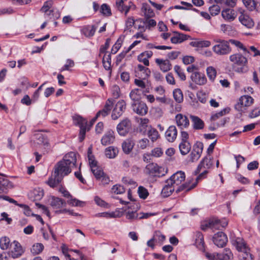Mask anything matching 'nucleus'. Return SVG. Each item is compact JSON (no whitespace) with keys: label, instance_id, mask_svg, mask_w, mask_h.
I'll use <instances>...</instances> for the list:
<instances>
[{"label":"nucleus","instance_id":"f257e3e1","mask_svg":"<svg viewBox=\"0 0 260 260\" xmlns=\"http://www.w3.org/2000/svg\"><path fill=\"white\" fill-rule=\"evenodd\" d=\"M76 161V154L74 152L68 153L55 165L54 174H56L63 179L64 176L71 172L72 169L75 167Z\"/></svg>","mask_w":260,"mask_h":260},{"label":"nucleus","instance_id":"f03ea898","mask_svg":"<svg viewBox=\"0 0 260 260\" xmlns=\"http://www.w3.org/2000/svg\"><path fill=\"white\" fill-rule=\"evenodd\" d=\"M185 175L184 172L179 171L172 175L168 180L169 183H172L176 187V192H179L182 190L188 191L194 188L198 182L196 179V182L191 185H189V181H187L185 183L180 185L181 183L185 180Z\"/></svg>","mask_w":260,"mask_h":260},{"label":"nucleus","instance_id":"7ed1b4c3","mask_svg":"<svg viewBox=\"0 0 260 260\" xmlns=\"http://www.w3.org/2000/svg\"><path fill=\"white\" fill-rule=\"evenodd\" d=\"M215 45L212 47V51L218 56H224L229 54L232 51L229 42L220 39H214Z\"/></svg>","mask_w":260,"mask_h":260},{"label":"nucleus","instance_id":"20e7f679","mask_svg":"<svg viewBox=\"0 0 260 260\" xmlns=\"http://www.w3.org/2000/svg\"><path fill=\"white\" fill-rule=\"evenodd\" d=\"M229 59L231 62L237 66H241V67L237 69V72L239 73H245L247 71L248 68L246 66L247 59L243 55L239 53H236L231 55Z\"/></svg>","mask_w":260,"mask_h":260},{"label":"nucleus","instance_id":"39448f33","mask_svg":"<svg viewBox=\"0 0 260 260\" xmlns=\"http://www.w3.org/2000/svg\"><path fill=\"white\" fill-rule=\"evenodd\" d=\"M213 162L210 155L205 156L202 160L198 165L196 170L194 171L195 175H197L200 172L202 169H205V170L196 178L198 182L199 180H201L202 178L204 177L205 175L208 173V171L207 170L211 168Z\"/></svg>","mask_w":260,"mask_h":260},{"label":"nucleus","instance_id":"423d86ee","mask_svg":"<svg viewBox=\"0 0 260 260\" xmlns=\"http://www.w3.org/2000/svg\"><path fill=\"white\" fill-rule=\"evenodd\" d=\"M74 123L78 125L80 128L79 138L80 142H82L85 138L87 130V120L79 115H75L73 117Z\"/></svg>","mask_w":260,"mask_h":260},{"label":"nucleus","instance_id":"0eeeda50","mask_svg":"<svg viewBox=\"0 0 260 260\" xmlns=\"http://www.w3.org/2000/svg\"><path fill=\"white\" fill-rule=\"evenodd\" d=\"M253 99L249 95L241 96L235 105V108L239 112H244L253 103Z\"/></svg>","mask_w":260,"mask_h":260},{"label":"nucleus","instance_id":"6e6552de","mask_svg":"<svg viewBox=\"0 0 260 260\" xmlns=\"http://www.w3.org/2000/svg\"><path fill=\"white\" fill-rule=\"evenodd\" d=\"M9 254L13 258H18L24 253V250L22 246L17 241H14L11 243Z\"/></svg>","mask_w":260,"mask_h":260},{"label":"nucleus","instance_id":"1a4fd4ad","mask_svg":"<svg viewBox=\"0 0 260 260\" xmlns=\"http://www.w3.org/2000/svg\"><path fill=\"white\" fill-rule=\"evenodd\" d=\"M132 122L128 118H124L117 125V131L121 136H125L131 130Z\"/></svg>","mask_w":260,"mask_h":260},{"label":"nucleus","instance_id":"9d476101","mask_svg":"<svg viewBox=\"0 0 260 260\" xmlns=\"http://www.w3.org/2000/svg\"><path fill=\"white\" fill-rule=\"evenodd\" d=\"M126 109V103L123 100L119 101L115 105L111 114L113 120H117L123 113Z\"/></svg>","mask_w":260,"mask_h":260},{"label":"nucleus","instance_id":"9b49d317","mask_svg":"<svg viewBox=\"0 0 260 260\" xmlns=\"http://www.w3.org/2000/svg\"><path fill=\"white\" fill-rule=\"evenodd\" d=\"M203 149V144L197 142L193 147L192 151L188 156V160L190 162L197 161L200 157Z\"/></svg>","mask_w":260,"mask_h":260},{"label":"nucleus","instance_id":"f8f14e48","mask_svg":"<svg viewBox=\"0 0 260 260\" xmlns=\"http://www.w3.org/2000/svg\"><path fill=\"white\" fill-rule=\"evenodd\" d=\"M131 107L133 112L139 115L144 116L148 112V108L146 103L142 101L132 103Z\"/></svg>","mask_w":260,"mask_h":260},{"label":"nucleus","instance_id":"ddd939ff","mask_svg":"<svg viewBox=\"0 0 260 260\" xmlns=\"http://www.w3.org/2000/svg\"><path fill=\"white\" fill-rule=\"evenodd\" d=\"M89 164L91 171L95 178L98 179L100 177H101L104 172L102 169L98 166V162L94 159L93 155H89Z\"/></svg>","mask_w":260,"mask_h":260},{"label":"nucleus","instance_id":"4468645a","mask_svg":"<svg viewBox=\"0 0 260 260\" xmlns=\"http://www.w3.org/2000/svg\"><path fill=\"white\" fill-rule=\"evenodd\" d=\"M212 240L214 244L217 246L223 247L228 242V238L224 233L219 232L214 234L212 238Z\"/></svg>","mask_w":260,"mask_h":260},{"label":"nucleus","instance_id":"2eb2a0df","mask_svg":"<svg viewBox=\"0 0 260 260\" xmlns=\"http://www.w3.org/2000/svg\"><path fill=\"white\" fill-rule=\"evenodd\" d=\"M219 220L215 218H211L204 221L201 224V229L205 231L208 229L212 230L220 229Z\"/></svg>","mask_w":260,"mask_h":260},{"label":"nucleus","instance_id":"dca6fc26","mask_svg":"<svg viewBox=\"0 0 260 260\" xmlns=\"http://www.w3.org/2000/svg\"><path fill=\"white\" fill-rule=\"evenodd\" d=\"M161 169V168H160L156 164L150 163L146 166L144 172L152 176L159 175Z\"/></svg>","mask_w":260,"mask_h":260},{"label":"nucleus","instance_id":"f3484780","mask_svg":"<svg viewBox=\"0 0 260 260\" xmlns=\"http://www.w3.org/2000/svg\"><path fill=\"white\" fill-rule=\"evenodd\" d=\"M176 124L181 128H187L189 125V121L188 118L182 114H178L175 116Z\"/></svg>","mask_w":260,"mask_h":260},{"label":"nucleus","instance_id":"a211bd4d","mask_svg":"<svg viewBox=\"0 0 260 260\" xmlns=\"http://www.w3.org/2000/svg\"><path fill=\"white\" fill-rule=\"evenodd\" d=\"M115 141L114 132L112 130L107 131L101 139V143L104 146L112 144Z\"/></svg>","mask_w":260,"mask_h":260},{"label":"nucleus","instance_id":"6ab92c4d","mask_svg":"<svg viewBox=\"0 0 260 260\" xmlns=\"http://www.w3.org/2000/svg\"><path fill=\"white\" fill-rule=\"evenodd\" d=\"M221 16L224 20L232 21L236 18L237 13L232 9L226 8L222 11Z\"/></svg>","mask_w":260,"mask_h":260},{"label":"nucleus","instance_id":"aec40b11","mask_svg":"<svg viewBox=\"0 0 260 260\" xmlns=\"http://www.w3.org/2000/svg\"><path fill=\"white\" fill-rule=\"evenodd\" d=\"M190 77L194 83L200 85H204L207 82V79L205 76L198 72L193 73Z\"/></svg>","mask_w":260,"mask_h":260},{"label":"nucleus","instance_id":"412c9836","mask_svg":"<svg viewBox=\"0 0 260 260\" xmlns=\"http://www.w3.org/2000/svg\"><path fill=\"white\" fill-rule=\"evenodd\" d=\"M244 6L250 11H255L260 13V3L254 0H242Z\"/></svg>","mask_w":260,"mask_h":260},{"label":"nucleus","instance_id":"4be33fe9","mask_svg":"<svg viewBox=\"0 0 260 260\" xmlns=\"http://www.w3.org/2000/svg\"><path fill=\"white\" fill-rule=\"evenodd\" d=\"M50 205L53 209L57 210L63 207H65L66 203L64 200L60 198L52 197L50 201Z\"/></svg>","mask_w":260,"mask_h":260},{"label":"nucleus","instance_id":"5701e85b","mask_svg":"<svg viewBox=\"0 0 260 260\" xmlns=\"http://www.w3.org/2000/svg\"><path fill=\"white\" fill-rule=\"evenodd\" d=\"M155 62L159 66L160 69L163 72H167L172 68V64L168 59H162L157 58L155 59Z\"/></svg>","mask_w":260,"mask_h":260},{"label":"nucleus","instance_id":"b1692460","mask_svg":"<svg viewBox=\"0 0 260 260\" xmlns=\"http://www.w3.org/2000/svg\"><path fill=\"white\" fill-rule=\"evenodd\" d=\"M194 244L196 247L201 250H204L205 242L204 241V236L200 232H197L194 235Z\"/></svg>","mask_w":260,"mask_h":260},{"label":"nucleus","instance_id":"393cba45","mask_svg":"<svg viewBox=\"0 0 260 260\" xmlns=\"http://www.w3.org/2000/svg\"><path fill=\"white\" fill-rule=\"evenodd\" d=\"M193 128L195 130H200L204 128L205 123L199 117L194 115H190Z\"/></svg>","mask_w":260,"mask_h":260},{"label":"nucleus","instance_id":"a878e982","mask_svg":"<svg viewBox=\"0 0 260 260\" xmlns=\"http://www.w3.org/2000/svg\"><path fill=\"white\" fill-rule=\"evenodd\" d=\"M177 135V130L175 126L171 125L167 130L165 133V136L168 141L172 142L176 138Z\"/></svg>","mask_w":260,"mask_h":260},{"label":"nucleus","instance_id":"bb28decb","mask_svg":"<svg viewBox=\"0 0 260 260\" xmlns=\"http://www.w3.org/2000/svg\"><path fill=\"white\" fill-rule=\"evenodd\" d=\"M176 186L172 183H169V180L166 181V184L161 190V194L164 197H168L172 194V192L176 189Z\"/></svg>","mask_w":260,"mask_h":260},{"label":"nucleus","instance_id":"cd10ccee","mask_svg":"<svg viewBox=\"0 0 260 260\" xmlns=\"http://www.w3.org/2000/svg\"><path fill=\"white\" fill-rule=\"evenodd\" d=\"M239 20L247 28H251L254 26V22L252 19L245 14L242 13L239 17Z\"/></svg>","mask_w":260,"mask_h":260},{"label":"nucleus","instance_id":"c85d7f7f","mask_svg":"<svg viewBox=\"0 0 260 260\" xmlns=\"http://www.w3.org/2000/svg\"><path fill=\"white\" fill-rule=\"evenodd\" d=\"M153 55V52L151 51H146L141 53L138 56V60L141 62H143L146 66L149 65V61L148 58L151 57Z\"/></svg>","mask_w":260,"mask_h":260},{"label":"nucleus","instance_id":"c756f323","mask_svg":"<svg viewBox=\"0 0 260 260\" xmlns=\"http://www.w3.org/2000/svg\"><path fill=\"white\" fill-rule=\"evenodd\" d=\"M174 36L171 38V41L172 43H181L189 37L188 36L177 31L173 32Z\"/></svg>","mask_w":260,"mask_h":260},{"label":"nucleus","instance_id":"7c9ffc66","mask_svg":"<svg viewBox=\"0 0 260 260\" xmlns=\"http://www.w3.org/2000/svg\"><path fill=\"white\" fill-rule=\"evenodd\" d=\"M134 145V141L132 139H127L122 143V150L125 154H129L132 151Z\"/></svg>","mask_w":260,"mask_h":260},{"label":"nucleus","instance_id":"2f4dec72","mask_svg":"<svg viewBox=\"0 0 260 260\" xmlns=\"http://www.w3.org/2000/svg\"><path fill=\"white\" fill-rule=\"evenodd\" d=\"M118 149L114 146H109L106 148L105 154L106 157L110 159H113L116 157L118 154Z\"/></svg>","mask_w":260,"mask_h":260},{"label":"nucleus","instance_id":"473e14b6","mask_svg":"<svg viewBox=\"0 0 260 260\" xmlns=\"http://www.w3.org/2000/svg\"><path fill=\"white\" fill-rule=\"evenodd\" d=\"M190 45L194 47L204 48L209 47L211 45L210 41L208 40H195L190 43Z\"/></svg>","mask_w":260,"mask_h":260},{"label":"nucleus","instance_id":"72a5a7b5","mask_svg":"<svg viewBox=\"0 0 260 260\" xmlns=\"http://www.w3.org/2000/svg\"><path fill=\"white\" fill-rule=\"evenodd\" d=\"M219 260H232L233 258V255L231 250L228 248L224 249L222 254L217 253Z\"/></svg>","mask_w":260,"mask_h":260},{"label":"nucleus","instance_id":"f704fd0d","mask_svg":"<svg viewBox=\"0 0 260 260\" xmlns=\"http://www.w3.org/2000/svg\"><path fill=\"white\" fill-rule=\"evenodd\" d=\"M142 11L144 13L145 17L147 18L153 17L155 15L153 10L151 8L150 6L146 3L143 4Z\"/></svg>","mask_w":260,"mask_h":260},{"label":"nucleus","instance_id":"c9c22d12","mask_svg":"<svg viewBox=\"0 0 260 260\" xmlns=\"http://www.w3.org/2000/svg\"><path fill=\"white\" fill-rule=\"evenodd\" d=\"M12 187L9 181L4 177H0V190L3 192H7L8 189Z\"/></svg>","mask_w":260,"mask_h":260},{"label":"nucleus","instance_id":"e433bc0d","mask_svg":"<svg viewBox=\"0 0 260 260\" xmlns=\"http://www.w3.org/2000/svg\"><path fill=\"white\" fill-rule=\"evenodd\" d=\"M37 144L43 146L45 149H47L49 148V142L46 137L41 134L37 135Z\"/></svg>","mask_w":260,"mask_h":260},{"label":"nucleus","instance_id":"4c0bfd02","mask_svg":"<svg viewBox=\"0 0 260 260\" xmlns=\"http://www.w3.org/2000/svg\"><path fill=\"white\" fill-rule=\"evenodd\" d=\"M179 147L180 153L182 155H186L190 151L191 145L188 141H181Z\"/></svg>","mask_w":260,"mask_h":260},{"label":"nucleus","instance_id":"58836bf2","mask_svg":"<svg viewBox=\"0 0 260 260\" xmlns=\"http://www.w3.org/2000/svg\"><path fill=\"white\" fill-rule=\"evenodd\" d=\"M129 97L133 101L132 103L136 102H140L141 98V91L138 88H136L131 91L129 93Z\"/></svg>","mask_w":260,"mask_h":260},{"label":"nucleus","instance_id":"ea45409f","mask_svg":"<svg viewBox=\"0 0 260 260\" xmlns=\"http://www.w3.org/2000/svg\"><path fill=\"white\" fill-rule=\"evenodd\" d=\"M236 246L237 249L240 252L246 251V250H249L246 246V244L244 241L240 238L236 239L235 241Z\"/></svg>","mask_w":260,"mask_h":260},{"label":"nucleus","instance_id":"a19ab883","mask_svg":"<svg viewBox=\"0 0 260 260\" xmlns=\"http://www.w3.org/2000/svg\"><path fill=\"white\" fill-rule=\"evenodd\" d=\"M117 9L121 12L124 13L126 16L129 11L130 6H125L123 0L117 1L116 3Z\"/></svg>","mask_w":260,"mask_h":260},{"label":"nucleus","instance_id":"79ce46f5","mask_svg":"<svg viewBox=\"0 0 260 260\" xmlns=\"http://www.w3.org/2000/svg\"><path fill=\"white\" fill-rule=\"evenodd\" d=\"M62 178L58 176L56 174H54V177H50L48 180V184L51 187L57 186L62 180Z\"/></svg>","mask_w":260,"mask_h":260},{"label":"nucleus","instance_id":"37998d69","mask_svg":"<svg viewBox=\"0 0 260 260\" xmlns=\"http://www.w3.org/2000/svg\"><path fill=\"white\" fill-rule=\"evenodd\" d=\"M148 137L154 142L156 141L159 137V135L158 131L154 128L150 127L147 133Z\"/></svg>","mask_w":260,"mask_h":260},{"label":"nucleus","instance_id":"c03bdc74","mask_svg":"<svg viewBox=\"0 0 260 260\" xmlns=\"http://www.w3.org/2000/svg\"><path fill=\"white\" fill-rule=\"evenodd\" d=\"M221 31L225 35H231L235 32L234 27L229 24H222L220 27Z\"/></svg>","mask_w":260,"mask_h":260},{"label":"nucleus","instance_id":"a18cd8bd","mask_svg":"<svg viewBox=\"0 0 260 260\" xmlns=\"http://www.w3.org/2000/svg\"><path fill=\"white\" fill-rule=\"evenodd\" d=\"M11 243L10 239L6 236L3 237L0 239V247L3 250L10 248Z\"/></svg>","mask_w":260,"mask_h":260},{"label":"nucleus","instance_id":"49530a36","mask_svg":"<svg viewBox=\"0 0 260 260\" xmlns=\"http://www.w3.org/2000/svg\"><path fill=\"white\" fill-rule=\"evenodd\" d=\"M44 248V247L43 244L37 243L32 245L31 248V252L34 255H37L41 253Z\"/></svg>","mask_w":260,"mask_h":260},{"label":"nucleus","instance_id":"de8ad7c7","mask_svg":"<svg viewBox=\"0 0 260 260\" xmlns=\"http://www.w3.org/2000/svg\"><path fill=\"white\" fill-rule=\"evenodd\" d=\"M206 72L209 80L214 81L217 75L216 69L213 67L210 66L206 69Z\"/></svg>","mask_w":260,"mask_h":260},{"label":"nucleus","instance_id":"09e8293b","mask_svg":"<svg viewBox=\"0 0 260 260\" xmlns=\"http://www.w3.org/2000/svg\"><path fill=\"white\" fill-rule=\"evenodd\" d=\"M173 96L176 102L181 103L183 100V95L182 91L179 88L175 89L173 91Z\"/></svg>","mask_w":260,"mask_h":260},{"label":"nucleus","instance_id":"8fccbe9b","mask_svg":"<svg viewBox=\"0 0 260 260\" xmlns=\"http://www.w3.org/2000/svg\"><path fill=\"white\" fill-rule=\"evenodd\" d=\"M67 203L71 205L72 206H82V205L83 204V202L82 201H80L75 198H73L72 196L71 198H70L69 200L67 201Z\"/></svg>","mask_w":260,"mask_h":260},{"label":"nucleus","instance_id":"3c124183","mask_svg":"<svg viewBox=\"0 0 260 260\" xmlns=\"http://www.w3.org/2000/svg\"><path fill=\"white\" fill-rule=\"evenodd\" d=\"M149 144V140L147 138H143L140 140L137 143V146L141 149L147 148Z\"/></svg>","mask_w":260,"mask_h":260},{"label":"nucleus","instance_id":"603ef678","mask_svg":"<svg viewBox=\"0 0 260 260\" xmlns=\"http://www.w3.org/2000/svg\"><path fill=\"white\" fill-rule=\"evenodd\" d=\"M174 69L176 73L178 75V77L180 78L181 80H185L186 76L183 70L181 69L180 66L176 65L174 66Z\"/></svg>","mask_w":260,"mask_h":260},{"label":"nucleus","instance_id":"864d4df0","mask_svg":"<svg viewBox=\"0 0 260 260\" xmlns=\"http://www.w3.org/2000/svg\"><path fill=\"white\" fill-rule=\"evenodd\" d=\"M140 198L145 199L148 197L149 193L147 189L143 186H139L138 190Z\"/></svg>","mask_w":260,"mask_h":260},{"label":"nucleus","instance_id":"5fc2aeb1","mask_svg":"<svg viewBox=\"0 0 260 260\" xmlns=\"http://www.w3.org/2000/svg\"><path fill=\"white\" fill-rule=\"evenodd\" d=\"M153 238L155 241L158 242H162L166 239L165 236L159 231L155 232Z\"/></svg>","mask_w":260,"mask_h":260},{"label":"nucleus","instance_id":"6e6d98bb","mask_svg":"<svg viewBox=\"0 0 260 260\" xmlns=\"http://www.w3.org/2000/svg\"><path fill=\"white\" fill-rule=\"evenodd\" d=\"M239 256L240 260H253L252 255L249 252V250L241 252Z\"/></svg>","mask_w":260,"mask_h":260},{"label":"nucleus","instance_id":"4d7b16f0","mask_svg":"<svg viewBox=\"0 0 260 260\" xmlns=\"http://www.w3.org/2000/svg\"><path fill=\"white\" fill-rule=\"evenodd\" d=\"M210 14L212 16L218 15L220 11V8L218 5H213L209 8Z\"/></svg>","mask_w":260,"mask_h":260},{"label":"nucleus","instance_id":"13d9d810","mask_svg":"<svg viewBox=\"0 0 260 260\" xmlns=\"http://www.w3.org/2000/svg\"><path fill=\"white\" fill-rule=\"evenodd\" d=\"M55 213L59 214H63V213H68L69 215H72V216H80V215L77 213L74 212L72 210H70L67 209H60L57 210H55Z\"/></svg>","mask_w":260,"mask_h":260},{"label":"nucleus","instance_id":"bf43d9fd","mask_svg":"<svg viewBox=\"0 0 260 260\" xmlns=\"http://www.w3.org/2000/svg\"><path fill=\"white\" fill-rule=\"evenodd\" d=\"M112 192L116 194H122L125 192V189L123 186L116 184L112 188Z\"/></svg>","mask_w":260,"mask_h":260},{"label":"nucleus","instance_id":"052dcab7","mask_svg":"<svg viewBox=\"0 0 260 260\" xmlns=\"http://www.w3.org/2000/svg\"><path fill=\"white\" fill-rule=\"evenodd\" d=\"M138 69L139 71L142 72L144 74L143 78L148 77L150 74V70L141 64L138 65Z\"/></svg>","mask_w":260,"mask_h":260},{"label":"nucleus","instance_id":"680f3d73","mask_svg":"<svg viewBox=\"0 0 260 260\" xmlns=\"http://www.w3.org/2000/svg\"><path fill=\"white\" fill-rule=\"evenodd\" d=\"M52 2L51 1H47L44 4L42 8H41V11L44 13H47V12H53V11L51 10H49L51 6H52Z\"/></svg>","mask_w":260,"mask_h":260},{"label":"nucleus","instance_id":"e2e57ef3","mask_svg":"<svg viewBox=\"0 0 260 260\" xmlns=\"http://www.w3.org/2000/svg\"><path fill=\"white\" fill-rule=\"evenodd\" d=\"M75 63L73 60L68 59L66 61V63L64 65V66L61 69L60 71H63L65 70L69 71L71 68H72L74 66Z\"/></svg>","mask_w":260,"mask_h":260},{"label":"nucleus","instance_id":"0e129e2a","mask_svg":"<svg viewBox=\"0 0 260 260\" xmlns=\"http://www.w3.org/2000/svg\"><path fill=\"white\" fill-rule=\"evenodd\" d=\"M202 251L204 252L205 257L208 260H217V259H218V256L217 255V253H211L208 252H206L205 251V249Z\"/></svg>","mask_w":260,"mask_h":260},{"label":"nucleus","instance_id":"69168bd1","mask_svg":"<svg viewBox=\"0 0 260 260\" xmlns=\"http://www.w3.org/2000/svg\"><path fill=\"white\" fill-rule=\"evenodd\" d=\"M229 44L231 43L232 44L236 46V47L241 48V49L246 51V49L244 47L243 45L239 41L233 40V39H230L229 41Z\"/></svg>","mask_w":260,"mask_h":260},{"label":"nucleus","instance_id":"338daca9","mask_svg":"<svg viewBox=\"0 0 260 260\" xmlns=\"http://www.w3.org/2000/svg\"><path fill=\"white\" fill-rule=\"evenodd\" d=\"M100 11L104 15H110L111 14L110 7L107 4H103Z\"/></svg>","mask_w":260,"mask_h":260},{"label":"nucleus","instance_id":"774afa93","mask_svg":"<svg viewBox=\"0 0 260 260\" xmlns=\"http://www.w3.org/2000/svg\"><path fill=\"white\" fill-rule=\"evenodd\" d=\"M138 123L140 126L145 128L148 126L149 120L147 118H140L138 120Z\"/></svg>","mask_w":260,"mask_h":260}]
</instances>
